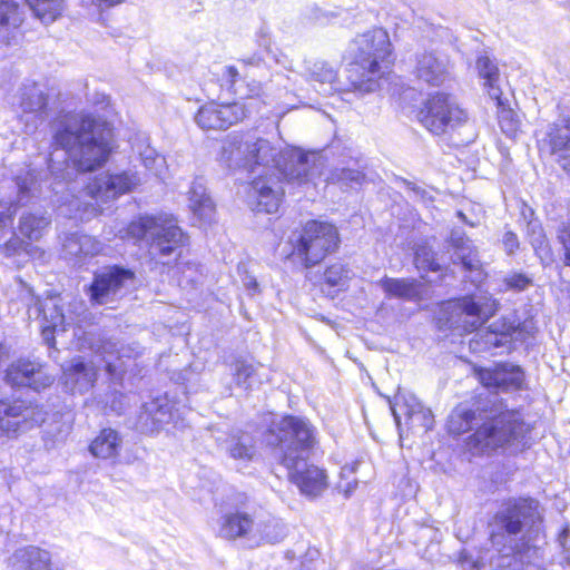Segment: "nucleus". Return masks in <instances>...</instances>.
I'll use <instances>...</instances> for the list:
<instances>
[{
	"label": "nucleus",
	"instance_id": "obj_24",
	"mask_svg": "<svg viewBox=\"0 0 570 570\" xmlns=\"http://www.w3.org/2000/svg\"><path fill=\"white\" fill-rule=\"evenodd\" d=\"M188 207L204 223L213 220L215 205L202 178H196L187 191Z\"/></svg>",
	"mask_w": 570,
	"mask_h": 570
},
{
	"label": "nucleus",
	"instance_id": "obj_22",
	"mask_svg": "<svg viewBox=\"0 0 570 570\" xmlns=\"http://www.w3.org/2000/svg\"><path fill=\"white\" fill-rule=\"evenodd\" d=\"M49 95L42 83L30 82L20 89L19 106L23 114H32L36 118L43 120L48 110Z\"/></svg>",
	"mask_w": 570,
	"mask_h": 570
},
{
	"label": "nucleus",
	"instance_id": "obj_63",
	"mask_svg": "<svg viewBox=\"0 0 570 570\" xmlns=\"http://www.w3.org/2000/svg\"><path fill=\"white\" fill-rule=\"evenodd\" d=\"M360 465L358 462L353 463L352 465H345L342 468V478L348 479L353 473L356 472L357 466Z\"/></svg>",
	"mask_w": 570,
	"mask_h": 570
},
{
	"label": "nucleus",
	"instance_id": "obj_44",
	"mask_svg": "<svg viewBox=\"0 0 570 570\" xmlns=\"http://www.w3.org/2000/svg\"><path fill=\"white\" fill-rule=\"evenodd\" d=\"M16 207L11 202H0V240L11 234L12 216Z\"/></svg>",
	"mask_w": 570,
	"mask_h": 570
},
{
	"label": "nucleus",
	"instance_id": "obj_34",
	"mask_svg": "<svg viewBox=\"0 0 570 570\" xmlns=\"http://www.w3.org/2000/svg\"><path fill=\"white\" fill-rule=\"evenodd\" d=\"M380 285L389 296L413 299L419 295L417 283L412 279L385 277Z\"/></svg>",
	"mask_w": 570,
	"mask_h": 570
},
{
	"label": "nucleus",
	"instance_id": "obj_51",
	"mask_svg": "<svg viewBox=\"0 0 570 570\" xmlns=\"http://www.w3.org/2000/svg\"><path fill=\"white\" fill-rule=\"evenodd\" d=\"M79 242L82 255H97L102 249V244L89 235H80Z\"/></svg>",
	"mask_w": 570,
	"mask_h": 570
},
{
	"label": "nucleus",
	"instance_id": "obj_27",
	"mask_svg": "<svg viewBox=\"0 0 570 570\" xmlns=\"http://www.w3.org/2000/svg\"><path fill=\"white\" fill-rule=\"evenodd\" d=\"M224 449L229 456L237 461H252L256 453L255 441L246 432L237 431L224 441Z\"/></svg>",
	"mask_w": 570,
	"mask_h": 570
},
{
	"label": "nucleus",
	"instance_id": "obj_62",
	"mask_svg": "<svg viewBox=\"0 0 570 570\" xmlns=\"http://www.w3.org/2000/svg\"><path fill=\"white\" fill-rule=\"evenodd\" d=\"M570 538V525H566L558 535V542L561 548L564 550L569 549L567 547L568 539Z\"/></svg>",
	"mask_w": 570,
	"mask_h": 570
},
{
	"label": "nucleus",
	"instance_id": "obj_46",
	"mask_svg": "<svg viewBox=\"0 0 570 570\" xmlns=\"http://www.w3.org/2000/svg\"><path fill=\"white\" fill-rule=\"evenodd\" d=\"M495 105L498 108H500L498 118L501 129L509 136L514 135L518 130V121L514 119L513 111L509 108H505L503 101L501 106H499L497 102Z\"/></svg>",
	"mask_w": 570,
	"mask_h": 570
},
{
	"label": "nucleus",
	"instance_id": "obj_12",
	"mask_svg": "<svg viewBox=\"0 0 570 570\" xmlns=\"http://www.w3.org/2000/svg\"><path fill=\"white\" fill-rule=\"evenodd\" d=\"M45 421L42 410L23 401L8 403L0 401V433L13 438L35 424Z\"/></svg>",
	"mask_w": 570,
	"mask_h": 570
},
{
	"label": "nucleus",
	"instance_id": "obj_17",
	"mask_svg": "<svg viewBox=\"0 0 570 570\" xmlns=\"http://www.w3.org/2000/svg\"><path fill=\"white\" fill-rule=\"evenodd\" d=\"M413 72L420 80L439 86L449 75V60L434 50L419 51L415 55Z\"/></svg>",
	"mask_w": 570,
	"mask_h": 570
},
{
	"label": "nucleus",
	"instance_id": "obj_55",
	"mask_svg": "<svg viewBox=\"0 0 570 570\" xmlns=\"http://www.w3.org/2000/svg\"><path fill=\"white\" fill-rule=\"evenodd\" d=\"M79 236L80 235H78V234H73L65 240L63 248L67 254L72 255V256L82 255Z\"/></svg>",
	"mask_w": 570,
	"mask_h": 570
},
{
	"label": "nucleus",
	"instance_id": "obj_42",
	"mask_svg": "<svg viewBox=\"0 0 570 570\" xmlns=\"http://www.w3.org/2000/svg\"><path fill=\"white\" fill-rule=\"evenodd\" d=\"M142 165L149 170H157L164 164V158L149 146V144L140 141L135 146Z\"/></svg>",
	"mask_w": 570,
	"mask_h": 570
},
{
	"label": "nucleus",
	"instance_id": "obj_57",
	"mask_svg": "<svg viewBox=\"0 0 570 570\" xmlns=\"http://www.w3.org/2000/svg\"><path fill=\"white\" fill-rule=\"evenodd\" d=\"M147 412L153 414V420L157 423H163L166 421L167 411L164 410L161 405L153 402L146 407Z\"/></svg>",
	"mask_w": 570,
	"mask_h": 570
},
{
	"label": "nucleus",
	"instance_id": "obj_5",
	"mask_svg": "<svg viewBox=\"0 0 570 570\" xmlns=\"http://www.w3.org/2000/svg\"><path fill=\"white\" fill-rule=\"evenodd\" d=\"M538 502L533 499L511 500L495 513L491 543L502 558H517L527 549L528 543L520 537L523 523L537 513Z\"/></svg>",
	"mask_w": 570,
	"mask_h": 570
},
{
	"label": "nucleus",
	"instance_id": "obj_14",
	"mask_svg": "<svg viewBox=\"0 0 570 570\" xmlns=\"http://www.w3.org/2000/svg\"><path fill=\"white\" fill-rule=\"evenodd\" d=\"M246 117V108L239 102L208 104L203 106L195 120L203 129H226Z\"/></svg>",
	"mask_w": 570,
	"mask_h": 570
},
{
	"label": "nucleus",
	"instance_id": "obj_16",
	"mask_svg": "<svg viewBox=\"0 0 570 570\" xmlns=\"http://www.w3.org/2000/svg\"><path fill=\"white\" fill-rule=\"evenodd\" d=\"M131 278V272L118 267H109L97 273L89 288L91 302L99 305L111 302Z\"/></svg>",
	"mask_w": 570,
	"mask_h": 570
},
{
	"label": "nucleus",
	"instance_id": "obj_28",
	"mask_svg": "<svg viewBox=\"0 0 570 570\" xmlns=\"http://www.w3.org/2000/svg\"><path fill=\"white\" fill-rule=\"evenodd\" d=\"M59 299L49 298L42 306L41 313L46 325L43 326V335L48 340V332L66 330V325H70L73 322L71 313L66 314L63 306L59 304Z\"/></svg>",
	"mask_w": 570,
	"mask_h": 570
},
{
	"label": "nucleus",
	"instance_id": "obj_38",
	"mask_svg": "<svg viewBox=\"0 0 570 570\" xmlns=\"http://www.w3.org/2000/svg\"><path fill=\"white\" fill-rule=\"evenodd\" d=\"M60 210L65 215L80 220H89L101 213L96 205L82 204L78 197H73L68 204L61 206Z\"/></svg>",
	"mask_w": 570,
	"mask_h": 570
},
{
	"label": "nucleus",
	"instance_id": "obj_39",
	"mask_svg": "<svg viewBox=\"0 0 570 570\" xmlns=\"http://www.w3.org/2000/svg\"><path fill=\"white\" fill-rule=\"evenodd\" d=\"M524 382V373L520 366L513 364H500L499 389L518 390Z\"/></svg>",
	"mask_w": 570,
	"mask_h": 570
},
{
	"label": "nucleus",
	"instance_id": "obj_9",
	"mask_svg": "<svg viewBox=\"0 0 570 570\" xmlns=\"http://www.w3.org/2000/svg\"><path fill=\"white\" fill-rule=\"evenodd\" d=\"M338 244L337 229L327 223H306L294 246V254L306 267L314 266L332 253Z\"/></svg>",
	"mask_w": 570,
	"mask_h": 570
},
{
	"label": "nucleus",
	"instance_id": "obj_56",
	"mask_svg": "<svg viewBox=\"0 0 570 570\" xmlns=\"http://www.w3.org/2000/svg\"><path fill=\"white\" fill-rule=\"evenodd\" d=\"M559 239L564 249V264L570 266V225L560 230Z\"/></svg>",
	"mask_w": 570,
	"mask_h": 570
},
{
	"label": "nucleus",
	"instance_id": "obj_26",
	"mask_svg": "<svg viewBox=\"0 0 570 570\" xmlns=\"http://www.w3.org/2000/svg\"><path fill=\"white\" fill-rule=\"evenodd\" d=\"M284 537V527L277 519L263 511L254 512L252 540L274 543Z\"/></svg>",
	"mask_w": 570,
	"mask_h": 570
},
{
	"label": "nucleus",
	"instance_id": "obj_7",
	"mask_svg": "<svg viewBox=\"0 0 570 570\" xmlns=\"http://www.w3.org/2000/svg\"><path fill=\"white\" fill-rule=\"evenodd\" d=\"M277 155L272 144L252 135H229L223 141L219 163L230 170L268 167Z\"/></svg>",
	"mask_w": 570,
	"mask_h": 570
},
{
	"label": "nucleus",
	"instance_id": "obj_50",
	"mask_svg": "<svg viewBox=\"0 0 570 570\" xmlns=\"http://www.w3.org/2000/svg\"><path fill=\"white\" fill-rule=\"evenodd\" d=\"M478 379L487 387L499 389L500 364L493 368H482L478 371Z\"/></svg>",
	"mask_w": 570,
	"mask_h": 570
},
{
	"label": "nucleus",
	"instance_id": "obj_37",
	"mask_svg": "<svg viewBox=\"0 0 570 570\" xmlns=\"http://www.w3.org/2000/svg\"><path fill=\"white\" fill-rule=\"evenodd\" d=\"M49 222V218L45 215L26 214L20 218L19 230L24 237L37 240L41 237Z\"/></svg>",
	"mask_w": 570,
	"mask_h": 570
},
{
	"label": "nucleus",
	"instance_id": "obj_30",
	"mask_svg": "<svg viewBox=\"0 0 570 570\" xmlns=\"http://www.w3.org/2000/svg\"><path fill=\"white\" fill-rule=\"evenodd\" d=\"M549 145L552 154L559 155V163L564 156L570 155V118L554 122L549 132Z\"/></svg>",
	"mask_w": 570,
	"mask_h": 570
},
{
	"label": "nucleus",
	"instance_id": "obj_40",
	"mask_svg": "<svg viewBox=\"0 0 570 570\" xmlns=\"http://www.w3.org/2000/svg\"><path fill=\"white\" fill-rule=\"evenodd\" d=\"M308 79L318 82L321 86H328V89L324 88L323 92L330 94L336 79V71L327 63L316 61L308 70Z\"/></svg>",
	"mask_w": 570,
	"mask_h": 570
},
{
	"label": "nucleus",
	"instance_id": "obj_8",
	"mask_svg": "<svg viewBox=\"0 0 570 570\" xmlns=\"http://www.w3.org/2000/svg\"><path fill=\"white\" fill-rule=\"evenodd\" d=\"M468 112L451 95L431 96L419 112L420 122L432 134L442 135L464 125Z\"/></svg>",
	"mask_w": 570,
	"mask_h": 570
},
{
	"label": "nucleus",
	"instance_id": "obj_35",
	"mask_svg": "<svg viewBox=\"0 0 570 570\" xmlns=\"http://www.w3.org/2000/svg\"><path fill=\"white\" fill-rule=\"evenodd\" d=\"M35 16L43 23H52L65 10L63 0H27Z\"/></svg>",
	"mask_w": 570,
	"mask_h": 570
},
{
	"label": "nucleus",
	"instance_id": "obj_49",
	"mask_svg": "<svg viewBox=\"0 0 570 570\" xmlns=\"http://www.w3.org/2000/svg\"><path fill=\"white\" fill-rule=\"evenodd\" d=\"M415 264L419 269H440V265L434 261L433 253L426 247H422L416 250Z\"/></svg>",
	"mask_w": 570,
	"mask_h": 570
},
{
	"label": "nucleus",
	"instance_id": "obj_64",
	"mask_svg": "<svg viewBox=\"0 0 570 570\" xmlns=\"http://www.w3.org/2000/svg\"><path fill=\"white\" fill-rule=\"evenodd\" d=\"M561 167L570 175V155H567L562 158Z\"/></svg>",
	"mask_w": 570,
	"mask_h": 570
},
{
	"label": "nucleus",
	"instance_id": "obj_48",
	"mask_svg": "<svg viewBox=\"0 0 570 570\" xmlns=\"http://www.w3.org/2000/svg\"><path fill=\"white\" fill-rule=\"evenodd\" d=\"M531 244L542 261H551V253L548 246L546 236L543 235L541 228L538 230L533 229L531 235Z\"/></svg>",
	"mask_w": 570,
	"mask_h": 570
},
{
	"label": "nucleus",
	"instance_id": "obj_31",
	"mask_svg": "<svg viewBox=\"0 0 570 570\" xmlns=\"http://www.w3.org/2000/svg\"><path fill=\"white\" fill-rule=\"evenodd\" d=\"M120 438L115 430L105 429L90 444V452L100 459L114 458L118 454Z\"/></svg>",
	"mask_w": 570,
	"mask_h": 570
},
{
	"label": "nucleus",
	"instance_id": "obj_15",
	"mask_svg": "<svg viewBox=\"0 0 570 570\" xmlns=\"http://www.w3.org/2000/svg\"><path fill=\"white\" fill-rule=\"evenodd\" d=\"M283 195L284 190L278 179L273 175L254 179L248 190L249 204L253 210L267 214L278 210Z\"/></svg>",
	"mask_w": 570,
	"mask_h": 570
},
{
	"label": "nucleus",
	"instance_id": "obj_3",
	"mask_svg": "<svg viewBox=\"0 0 570 570\" xmlns=\"http://www.w3.org/2000/svg\"><path fill=\"white\" fill-rule=\"evenodd\" d=\"M55 145L63 149L78 171H94L109 157L111 146L90 117L69 115L61 119L53 135Z\"/></svg>",
	"mask_w": 570,
	"mask_h": 570
},
{
	"label": "nucleus",
	"instance_id": "obj_4",
	"mask_svg": "<svg viewBox=\"0 0 570 570\" xmlns=\"http://www.w3.org/2000/svg\"><path fill=\"white\" fill-rule=\"evenodd\" d=\"M353 61L348 70L351 85L361 92H371L392 65V49L387 32L373 29L357 36L351 45Z\"/></svg>",
	"mask_w": 570,
	"mask_h": 570
},
{
	"label": "nucleus",
	"instance_id": "obj_18",
	"mask_svg": "<svg viewBox=\"0 0 570 570\" xmlns=\"http://www.w3.org/2000/svg\"><path fill=\"white\" fill-rule=\"evenodd\" d=\"M90 348L99 354L106 363V371L112 376H120L124 372V358H130L138 354L130 346H118V343L108 338H94Z\"/></svg>",
	"mask_w": 570,
	"mask_h": 570
},
{
	"label": "nucleus",
	"instance_id": "obj_33",
	"mask_svg": "<svg viewBox=\"0 0 570 570\" xmlns=\"http://www.w3.org/2000/svg\"><path fill=\"white\" fill-rule=\"evenodd\" d=\"M22 20V13L16 2L0 0V37L9 42L11 30L18 29Z\"/></svg>",
	"mask_w": 570,
	"mask_h": 570
},
{
	"label": "nucleus",
	"instance_id": "obj_23",
	"mask_svg": "<svg viewBox=\"0 0 570 570\" xmlns=\"http://www.w3.org/2000/svg\"><path fill=\"white\" fill-rule=\"evenodd\" d=\"M511 326L493 323L488 330L479 331L470 341V350L474 353L502 347L510 343L512 334Z\"/></svg>",
	"mask_w": 570,
	"mask_h": 570
},
{
	"label": "nucleus",
	"instance_id": "obj_11",
	"mask_svg": "<svg viewBox=\"0 0 570 570\" xmlns=\"http://www.w3.org/2000/svg\"><path fill=\"white\" fill-rule=\"evenodd\" d=\"M141 184V177L136 171L127 170L119 174H100L87 186L86 194L96 204H106L115 200L122 194L129 193Z\"/></svg>",
	"mask_w": 570,
	"mask_h": 570
},
{
	"label": "nucleus",
	"instance_id": "obj_21",
	"mask_svg": "<svg viewBox=\"0 0 570 570\" xmlns=\"http://www.w3.org/2000/svg\"><path fill=\"white\" fill-rule=\"evenodd\" d=\"M11 570H66L65 564L51 562L50 553L37 547L17 550L9 559Z\"/></svg>",
	"mask_w": 570,
	"mask_h": 570
},
{
	"label": "nucleus",
	"instance_id": "obj_41",
	"mask_svg": "<svg viewBox=\"0 0 570 570\" xmlns=\"http://www.w3.org/2000/svg\"><path fill=\"white\" fill-rule=\"evenodd\" d=\"M256 375V367L245 361H236L234 364V381L235 384L247 391L253 386L254 377Z\"/></svg>",
	"mask_w": 570,
	"mask_h": 570
},
{
	"label": "nucleus",
	"instance_id": "obj_13",
	"mask_svg": "<svg viewBox=\"0 0 570 570\" xmlns=\"http://www.w3.org/2000/svg\"><path fill=\"white\" fill-rule=\"evenodd\" d=\"M499 302L492 297L465 296L450 303L459 316V322L465 331H474L484 324L499 308Z\"/></svg>",
	"mask_w": 570,
	"mask_h": 570
},
{
	"label": "nucleus",
	"instance_id": "obj_52",
	"mask_svg": "<svg viewBox=\"0 0 570 570\" xmlns=\"http://www.w3.org/2000/svg\"><path fill=\"white\" fill-rule=\"evenodd\" d=\"M332 179L337 181H343L345 184L348 183H355L361 184V181L364 179V175L360 170L350 169V168H342L335 174H333Z\"/></svg>",
	"mask_w": 570,
	"mask_h": 570
},
{
	"label": "nucleus",
	"instance_id": "obj_36",
	"mask_svg": "<svg viewBox=\"0 0 570 570\" xmlns=\"http://www.w3.org/2000/svg\"><path fill=\"white\" fill-rule=\"evenodd\" d=\"M424 405L420 400L410 392H400L395 396V403L392 406V412L396 423L401 424V417H405L406 422L415 414V412L423 409Z\"/></svg>",
	"mask_w": 570,
	"mask_h": 570
},
{
	"label": "nucleus",
	"instance_id": "obj_32",
	"mask_svg": "<svg viewBox=\"0 0 570 570\" xmlns=\"http://www.w3.org/2000/svg\"><path fill=\"white\" fill-rule=\"evenodd\" d=\"M452 246L456 249V258L461 261L464 268L469 271H479L480 259L472 249L471 242L464 237L463 233L453 230L450 236Z\"/></svg>",
	"mask_w": 570,
	"mask_h": 570
},
{
	"label": "nucleus",
	"instance_id": "obj_53",
	"mask_svg": "<svg viewBox=\"0 0 570 570\" xmlns=\"http://www.w3.org/2000/svg\"><path fill=\"white\" fill-rule=\"evenodd\" d=\"M235 91L244 98H258L264 94L262 83L255 79L247 80L244 89H235Z\"/></svg>",
	"mask_w": 570,
	"mask_h": 570
},
{
	"label": "nucleus",
	"instance_id": "obj_1",
	"mask_svg": "<svg viewBox=\"0 0 570 570\" xmlns=\"http://www.w3.org/2000/svg\"><path fill=\"white\" fill-rule=\"evenodd\" d=\"M474 425L478 428L466 441V448L473 454H490L498 449L511 448L518 444L527 432L521 415L510 410L476 413L465 406H458L448 421L449 432L458 435Z\"/></svg>",
	"mask_w": 570,
	"mask_h": 570
},
{
	"label": "nucleus",
	"instance_id": "obj_19",
	"mask_svg": "<svg viewBox=\"0 0 570 570\" xmlns=\"http://www.w3.org/2000/svg\"><path fill=\"white\" fill-rule=\"evenodd\" d=\"M6 380L11 385L30 386L39 390L49 386L53 379L42 371V366L30 361L19 360L7 371Z\"/></svg>",
	"mask_w": 570,
	"mask_h": 570
},
{
	"label": "nucleus",
	"instance_id": "obj_45",
	"mask_svg": "<svg viewBox=\"0 0 570 570\" xmlns=\"http://www.w3.org/2000/svg\"><path fill=\"white\" fill-rule=\"evenodd\" d=\"M406 423L411 429H422L426 432L432 429L434 423L432 411L424 406L420 411L415 412Z\"/></svg>",
	"mask_w": 570,
	"mask_h": 570
},
{
	"label": "nucleus",
	"instance_id": "obj_54",
	"mask_svg": "<svg viewBox=\"0 0 570 570\" xmlns=\"http://www.w3.org/2000/svg\"><path fill=\"white\" fill-rule=\"evenodd\" d=\"M537 332V327L534 326L532 321H525L521 325L518 326V328H513L511 326L510 333L513 335L515 334V338L525 340L528 336H533Z\"/></svg>",
	"mask_w": 570,
	"mask_h": 570
},
{
	"label": "nucleus",
	"instance_id": "obj_59",
	"mask_svg": "<svg viewBox=\"0 0 570 570\" xmlns=\"http://www.w3.org/2000/svg\"><path fill=\"white\" fill-rule=\"evenodd\" d=\"M35 178L32 174H28L24 178H19L17 185L19 188L20 194H26L32 189V186L35 185Z\"/></svg>",
	"mask_w": 570,
	"mask_h": 570
},
{
	"label": "nucleus",
	"instance_id": "obj_60",
	"mask_svg": "<svg viewBox=\"0 0 570 570\" xmlns=\"http://www.w3.org/2000/svg\"><path fill=\"white\" fill-rule=\"evenodd\" d=\"M238 76H239L238 70L235 67L228 66V67L224 68L223 78L226 79V81L230 85V87L234 86Z\"/></svg>",
	"mask_w": 570,
	"mask_h": 570
},
{
	"label": "nucleus",
	"instance_id": "obj_58",
	"mask_svg": "<svg viewBox=\"0 0 570 570\" xmlns=\"http://www.w3.org/2000/svg\"><path fill=\"white\" fill-rule=\"evenodd\" d=\"M503 245L509 255L513 254L519 247L517 235L512 232H507L503 236Z\"/></svg>",
	"mask_w": 570,
	"mask_h": 570
},
{
	"label": "nucleus",
	"instance_id": "obj_61",
	"mask_svg": "<svg viewBox=\"0 0 570 570\" xmlns=\"http://www.w3.org/2000/svg\"><path fill=\"white\" fill-rule=\"evenodd\" d=\"M356 487H357L356 480L347 481L345 483L341 482L338 484V490L344 494L345 498H348L353 493V491L355 490Z\"/></svg>",
	"mask_w": 570,
	"mask_h": 570
},
{
	"label": "nucleus",
	"instance_id": "obj_10",
	"mask_svg": "<svg viewBox=\"0 0 570 570\" xmlns=\"http://www.w3.org/2000/svg\"><path fill=\"white\" fill-rule=\"evenodd\" d=\"M288 180L297 184H307L322 175L323 158L318 153H305L298 148L283 151L279 159L273 163Z\"/></svg>",
	"mask_w": 570,
	"mask_h": 570
},
{
	"label": "nucleus",
	"instance_id": "obj_25",
	"mask_svg": "<svg viewBox=\"0 0 570 570\" xmlns=\"http://www.w3.org/2000/svg\"><path fill=\"white\" fill-rule=\"evenodd\" d=\"M254 514L242 511L226 513L222 517L218 533L227 540L253 535Z\"/></svg>",
	"mask_w": 570,
	"mask_h": 570
},
{
	"label": "nucleus",
	"instance_id": "obj_47",
	"mask_svg": "<svg viewBox=\"0 0 570 570\" xmlns=\"http://www.w3.org/2000/svg\"><path fill=\"white\" fill-rule=\"evenodd\" d=\"M324 278L331 286H341L348 278V271L342 264H334L325 271Z\"/></svg>",
	"mask_w": 570,
	"mask_h": 570
},
{
	"label": "nucleus",
	"instance_id": "obj_6",
	"mask_svg": "<svg viewBox=\"0 0 570 570\" xmlns=\"http://www.w3.org/2000/svg\"><path fill=\"white\" fill-rule=\"evenodd\" d=\"M117 235L121 239H149V255L167 264L173 255L185 245L186 236L171 218L144 216L119 228Z\"/></svg>",
	"mask_w": 570,
	"mask_h": 570
},
{
	"label": "nucleus",
	"instance_id": "obj_20",
	"mask_svg": "<svg viewBox=\"0 0 570 570\" xmlns=\"http://www.w3.org/2000/svg\"><path fill=\"white\" fill-rule=\"evenodd\" d=\"M97 380V367L85 363L81 358H73L62 366V384L72 393L89 391Z\"/></svg>",
	"mask_w": 570,
	"mask_h": 570
},
{
	"label": "nucleus",
	"instance_id": "obj_43",
	"mask_svg": "<svg viewBox=\"0 0 570 570\" xmlns=\"http://www.w3.org/2000/svg\"><path fill=\"white\" fill-rule=\"evenodd\" d=\"M532 285V278L523 273H511L502 278L500 292H522Z\"/></svg>",
	"mask_w": 570,
	"mask_h": 570
},
{
	"label": "nucleus",
	"instance_id": "obj_29",
	"mask_svg": "<svg viewBox=\"0 0 570 570\" xmlns=\"http://www.w3.org/2000/svg\"><path fill=\"white\" fill-rule=\"evenodd\" d=\"M479 76L484 80L483 87L489 97L499 106L502 105V90L500 88V73L497 65L489 57H479L476 60Z\"/></svg>",
	"mask_w": 570,
	"mask_h": 570
},
{
	"label": "nucleus",
	"instance_id": "obj_2",
	"mask_svg": "<svg viewBox=\"0 0 570 570\" xmlns=\"http://www.w3.org/2000/svg\"><path fill=\"white\" fill-rule=\"evenodd\" d=\"M278 459L288 471L289 480L307 497H317L326 488V474L306 460L315 445L312 425L295 416L283 417L277 424Z\"/></svg>",
	"mask_w": 570,
	"mask_h": 570
}]
</instances>
